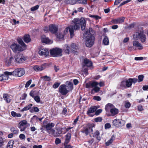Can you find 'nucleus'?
I'll return each instance as SVG.
<instances>
[{
    "label": "nucleus",
    "instance_id": "obj_1",
    "mask_svg": "<svg viewBox=\"0 0 148 148\" xmlns=\"http://www.w3.org/2000/svg\"><path fill=\"white\" fill-rule=\"evenodd\" d=\"M84 38L86 39V45L87 47H91L94 44L95 40L93 34L90 32L87 31L83 34Z\"/></svg>",
    "mask_w": 148,
    "mask_h": 148
},
{
    "label": "nucleus",
    "instance_id": "obj_2",
    "mask_svg": "<svg viewBox=\"0 0 148 148\" xmlns=\"http://www.w3.org/2000/svg\"><path fill=\"white\" fill-rule=\"evenodd\" d=\"M72 22L75 24V30L79 29L80 26L82 30H84L85 29L86 21L83 18H75L72 21Z\"/></svg>",
    "mask_w": 148,
    "mask_h": 148
},
{
    "label": "nucleus",
    "instance_id": "obj_3",
    "mask_svg": "<svg viewBox=\"0 0 148 148\" xmlns=\"http://www.w3.org/2000/svg\"><path fill=\"white\" fill-rule=\"evenodd\" d=\"M62 49L58 47H56L51 49L50 53L51 56L53 57H60L62 55Z\"/></svg>",
    "mask_w": 148,
    "mask_h": 148
},
{
    "label": "nucleus",
    "instance_id": "obj_4",
    "mask_svg": "<svg viewBox=\"0 0 148 148\" xmlns=\"http://www.w3.org/2000/svg\"><path fill=\"white\" fill-rule=\"evenodd\" d=\"M136 38H139L140 40L142 42H144L146 41V37L145 35L143 33V28L141 27L138 28L136 32Z\"/></svg>",
    "mask_w": 148,
    "mask_h": 148
},
{
    "label": "nucleus",
    "instance_id": "obj_5",
    "mask_svg": "<svg viewBox=\"0 0 148 148\" xmlns=\"http://www.w3.org/2000/svg\"><path fill=\"white\" fill-rule=\"evenodd\" d=\"M79 49V47L77 45L74 43H72L70 46L68 45H66V48L64 50V52L66 54H69L70 51H73Z\"/></svg>",
    "mask_w": 148,
    "mask_h": 148
},
{
    "label": "nucleus",
    "instance_id": "obj_6",
    "mask_svg": "<svg viewBox=\"0 0 148 148\" xmlns=\"http://www.w3.org/2000/svg\"><path fill=\"white\" fill-rule=\"evenodd\" d=\"M10 48L15 53H19L25 50L22 47H21L19 45L15 43H13L10 45Z\"/></svg>",
    "mask_w": 148,
    "mask_h": 148
},
{
    "label": "nucleus",
    "instance_id": "obj_7",
    "mask_svg": "<svg viewBox=\"0 0 148 148\" xmlns=\"http://www.w3.org/2000/svg\"><path fill=\"white\" fill-rule=\"evenodd\" d=\"M12 75L14 76L21 77L25 74V71L23 68H17L12 72Z\"/></svg>",
    "mask_w": 148,
    "mask_h": 148
},
{
    "label": "nucleus",
    "instance_id": "obj_8",
    "mask_svg": "<svg viewBox=\"0 0 148 148\" xmlns=\"http://www.w3.org/2000/svg\"><path fill=\"white\" fill-rule=\"evenodd\" d=\"M15 62L18 63H22L26 60V58L23 56V54H20L14 56Z\"/></svg>",
    "mask_w": 148,
    "mask_h": 148
},
{
    "label": "nucleus",
    "instance_id": "obj_9",
    "mask_svg": "<svg viewBox=\"0 0 148 148\" xmlns=\"http://www.w3.org/2000/svg\"><path fill=\"white\" fill-rule=\"evenodd\" d=\"M94 126L93 125L88 124L87 127L84 128V129L82 132L83 133H85L86 136H87L90 132H93L92 127Z\"/></svg>",
    "mask_w": 148,
    "mask_h": 148
},
{
    "label": "nucleus",
    "instance_id": "obj_10",
    "mask_svg": "<svg viewBox=\"0 0 148 148\" xmlns=\"http://www.w3.org/2000/svg\"><path fill=\"white\" fill-rule=\"evenodd\" d=\"M138 81V79L136 78H130L125 80L127 88L130 87L132 83L135 84Z\"/></svg>",
    "mask_w": 148,
    "mask_h": 148
},
{
    "label": "nucleus",
    "instance_id": "obj_11",
    "mask_svg": "<svg viewBox=\"0 0 148 148\" xmlns=\"http://www.w3.org/2000/svg\"><path fill=\"white\" fill-rule=\"evenodd\" d=\"M59 91L63 95L67 94L68 91L66 88V85L65 84L61 85L59 88Z\"/></svg>",
    "mask_w": 148,
    "mask_h": 148
},
{
    "label": "nucleus",
    "instance_id": "obj_12",
    "mask_svg": "<svg viewBox=\"0 0 148 148\" xmlns=\"http://www.w3.org/2000/svg\"><path fill=\"white\" fill-rule=\"evenodd\" d=\"M12 73L11 72H4L3 74H1L0 75V81H2L8 80L9 77L8 76L12 75Z\"/></svg>",
    "mask_w": 148,
    "mask_h": 148
},
{
    "label": "nucleus",
    "instance_id": "obj_13",
    "mask_svg": "<svg viewBox=\"0 0 148 148\" xmlns=\"http://www.w3.org/2000/svg\"><path fill=\"white\" fill-rule=\"evenodd\" d=\"M97 108V106H91L87 111L86 114L90 117H92L94 116V114L92 113L95 112Z\"/></svg>",
    "mask_w": 148,
    "mask_h": 148
},
{
    "label": "nucleus",
    "instance_id": "obj_14",
    "mask_svg": "<svg viewBox=\"0 0 148 148\" xmlns=\"http://www.w3.org/2000/svg\"><path fill=\"white\" fill-rule=\"evenodd\" d=\"M125 18L122 16L117 18L112 19L110 21L112 24H121L124 22Z\"/></svg>",
    "mask_w": 148,
    "mask_h": 148
},
{
    "label": "nucleus",
    "instance_id": "obj_15",
    "mask_svg": "<svg viewBox=\"0 0 148 148\" xmlns=\"http://www.w3.org/2000/svg\"><path fill=\"white\" fill-rule=\"evenodd\" d=\"M49 31L52 34H56L58 31V28L55 24H51L49 26Z\"/></svg>",
    "mask_w": 148,
    "mask_h": 148
},
{
    "label": "nucleus",
    "instance_id": "obj_16",
    "mask_svg": "<svg viewBox=\"0 0 148 148\" xmlns=\"http://www.w3.org/2000/svg\"><path fill=\"white\" fill-rule=\"evenodd\" d=\"M98 85V83L97 82L93 81L89 82L86 84V88H94V87Z\"/></svg>",
    "mask_w": 148,
    "mask_h": 148
},
{
    "label": "nucleus",
    "instance_id": "obj_17",
    "mask_svg": "<svg viewBox=\"0 0 148 148\" xmlns=\"http://www.w3.org/2000/svg\"><path fill=\"white\" fill-rule=\"evenodd\" d=\"M14 58L11 57L9 59L6 60L5 62V65L7 66L14 65L15 62Z\"/></svg>",
    "mask_w": 148,
    "mask_h": 148
},
{
    "label": "nucleus",
    "instance_id": "obj_18",
    "mask_svg": "<svg viewBox=\"0 0 148 148\" xmlns=\"http://www.w3.org/2000/svg\"><path fill=\"white\" fill-rule=\"evenodd\" d=\"M92 136L96 138L97 141V143L100 141L101 139V137L100 136V132L98 130L95 131L92 133Z\"/></svg>",
    "mask_w": 148,
    "mask_h": 148
},
{
    "label": "nucleus",
    "instance_id": "obj_19",
    "mask_svg": "<svg viewBox=\"0 0 148 148\" xmlns=\"http://www.w3.org/2000/svg\"><path fill=\"white\" fill-rule=\"evenodd\" d=\"M45 64H43L40 66L36 65L34 66L33 69L35 71L37 72L41 71L45 69Z\"/></svg>",
    "mask_w": 148,
    "mask_h": 148
},
{
    "label": "nucleus",
    "instance_id": "obj_20",
    "mask_svg": "<svg viewBox=\"0 0 148 148\" xmlns=\"http://www.w3.org/2000/svg\"><path fill=\"white\" fill-rule=\"evenodd\" d=\"M49 51L46 48H43L40 50L39 51V53L41 56H44L45 57H47L49 56Z\"/></svg>",
    "mask_w": 148,
    "mask_h": 148
},
{
    "label": "nucleus",
    "instance_id": "obj_21",
    "mask_svg": "<svg viewBox=\"0 0 148 148\" xmlns=\"http://www.w3.org/2000/svg\"><path fill=\"white\" fill-rule=\"evenodd\" d=\"M17 40L19 44H18L21 47H22L25 50L26 49H27V45L23 41L22 38L18 37L17 38Z\"/></svg>",
    "mask_w": 148,
    "mask_h": 148
},
{
    "label": "nucleus",
    "instance_id": "obj_22",
    "mask_svg": "<svg viewBox=\"0 0 148 148\" xmlns=\"http://www.w3.org/2000/svg\"><path fill=\"white\" fill-rule=\"evenodd\" d=\"M68 28L69 29L70 37L72 38L74 36V30H75V24L74 25H72L70 26V27H67L66 29V31L68 30Z\"/></svg>",
    "mask_w": 148,
    "mask_h": 148
},
{
    "label": "nucleus",
    "instance_id": "obj_23",
    "mask_svg": "<svg viewBox=\"0 0 148 148\" xmlns=\"http://www.w3.org/2000/svg\"><path fill=\"white\" fill-rule=\"evenodd\" d=\"M23 39L24 41L27 43L30 42L31 41L30 35L28 34H25L23 36Z\"/></svg>",
    "mask_w": 148,
    "mask_h": 148
},
{
    "label": "nucleus",
    "instance_id": "obj_24",
    "mask_svg": "<svg viewBox=\"0 0 148 148\" xmlns=\"http://www.w3.org/2000/svg\"><path fill=\"white\" fill-rule=\"evenodd\" d=\"M55 126V124L52 123H47L46 125H44V127L46 128V131L49 132V130Z\"/></svg>",
    "mask_w": 148,
    "mask_h": 148
},
{
    "label": "nucleus",
    "instance_id": "obj_25",
    "mask_svg": "<svg viewBox=\"0 0 148 148\" xmlns=\"http://www.w3.org/2000/svg\"><path fill=\"white\" fill-rule=\"evenodd\" d=\"M41 40L42 43L46 44L49 43L51 42V40L48 37H46L45 35L41 36Z\"/></svg>",
    "mask_w": 148,
    "mask_h": 148
},
{
    "label": "nucleus",
    "instance_id": "obj_26",
    "mask_svg": "<svg viewBox=\"0 0 148 148\" xmlns=\"http://www.w3.org/2000/svg\"><path fill=\"white\" fill-rule=\"evenodd\" d=\"M115 135L114 134L113 135L111 138L109 140H108L107 142L105 143L106 146H108L110 145L113 142V141L115 140Z\"/></svg>",
    "mask_w": 148,
    "mask_h": 148
},
{
    "label": "nucleus",
    "instance_id": "obj_27",
    "mask_svg": "<svg viewBox=\"0 0 148 148\" xmlns=\"http://www.w3.org/2000/svg\"><path fill=\"white\" fill-rule=\"evenodd\" d=\"M133 44L134 46L138 47V49L139 50H142L143 49L142 45L137 41H133Z\"/></svg>",
    "mask_w": 148,
    "mask_h": 148
},
{
    "label": "nucleus",
    "instance_id": "obj_28",
    "mask_svg": "<svg viewBox=\"0 0 148 148\" xmlns=\"http://www.w3.org/2000/svg\"><path fill=\"white\" fill-rule=\"evenodd\" d=\"M110 112L111 114V116H113L119 113V111L118 109L116 108L114 106V108L111 109Z\"/></svg>",
    "mask_w": 148,
    "mask_h": 148
},
{
    "label": "nucleus",
    "instance_id": "obj_29",
    "mask_svg": "<svg viewBox=\"0 0 148 148\" xmlns=\"http://www.w3.org/2000/svg\"><path fill=\"white\" fill-rule=\"evenodd\" d=\"M84 64L87 67H90L92 64V62L87 59H85L84 60Z\"/></svg>",
    "mask_w": 148,
    "mask_h": 148
},
{
    "label": "nucleus",
    "instance_id": "obj_30",
    "mask_svg": "<svg viewBox=\"0 0 148 148\" xmlns=\"http://www.w3.org/2000/svg\"><path fill=\"white\" fill-rule=\"evenodd\" d=\"M114 106L112 104L108 103L106 105L105 110L106 112H109L110 111L111 109L114 108Z\"/></svg>",
    "mask_w": 148,
    "mask_h": 148
},
{
    "label": "nucleus",
    "instance_id": "obj_31",
    "mask_svg": "<svg viewBox=\"0 0 148 148\" xmlns=\"http://www.w3.org/2000/svg\"><path fill=\"white\" fill-rule=\"evenodd\" d=\"M10 96L8 94H3V97L5 100L8 103H10L11 101V99L9 98Z\"/></svg>",
    "mask_w": 148,
    "mask_h": 148
},
{
    "label": "nucleus",
    "instance_id": "obj_32",
    "mask_svg": "<svg viewBox=\"0 0 148 148\" xmlns=\"http://www.w3.org/2000/svg\"><path fill=\"white\" fill-rule=\"evenodd\" d=\"M66 138L64 142L65 144H68L69 143L71 137V134L70 133H68L65 136Z\"/></svg>",
    "mask_w": 148,
    "mask_h": 148
},
{
    "label": "nucleus",
    "instance_id": "obj_33",
    "mask_svg": "<svg viewBox=\"0 0 148 148\" xmlns=\"http://www.w3.org/2000/svg\"><path fill=\"white\" fill-rule=\"evenodd\" d=\"M67 87V89L68 91V92L71 91L73 89V84L72 82H69V83L66 86V87Z\"/></svg>",
    "mask_w": 148,
    "mask_h": 148
},
{
    "label": "nucleus",
    "instance_id": "obj_34",
    "mask_svg": "<svg viewBox=\"0 0 148 148\" xmlns=\"http://www.w3.org/2000/svg\"><path fill=\"white\" fill-rule=\"evenodd\" d=\"M32 106L33 104L32 103L29 104L21 109V111L22 112H23L24 111L29 110L31 108V107Z\"/></svg>",
    "mask_w": 148,
    "mask_h": 148
},
{
    "label": "nucleus",
    "instance_id": "obj_35",
    "mask_svg": "<svg viewBox=\"0 0 148 148\" xmlns=\"http://www.w3.org/2000/svg\"><path fill=\"white\" fill-rule=\"evenodd\" d=\"M120 87L121 89H126L127 88L125 80H123L121 82Z\"/></svg>",
    "mask_w": 148,
    "mask_h": 148
},
{
    "label": "nucleus",
    "instance_id": "obj_36",
    "mask_svg": "<svg viewBox=\"0 0 148 148\" xmlns=\"http://www.w3.org/2000/svg\"><path fill=\"white\" fill-rule=\"evenodd\" d=\"M10 130L11 132H12L13 134H18L19 132L17 128H15L14 127H12L10 128Z\"/></svg>",
    "mask_w": 148,
    "mask_h": 148
},
{
    "label": "nucleus",
    "instance_id": "obj_37",
    "mask_svg": "<svg viewBox=\"0 0 148 148\" xmlns=\"http://www.w3.org/2000/svg\"><path fill=\"white\" fill-rule=\"evenodd\" d=\"M119 119H115L113 120L112 124L116 128L119 127Z\"/></svg>",
    "mask_w": 148,
    "mask_h": 148
},
{
    "label": "nucleus",
    "instance_id": "obj_38",
    "mask_svg": "<svg viewBox=\"0 0 148 148\" xmlns=\"http://www.w3.org/2000/svg\"><path fill=\"white\" fill-rule=\"evenodd\" d=\"M76 0H65L64 2L66 4L73 5L76 3Z\"/></svg>",
    "mask_w": 148,
    "mask_h": 148
},
{
    "label": "nucleus",
    "instance_id": "obj_39",
    "mask_svg": "<svg viewBox=\"0 0 148 148\" xmlns=\"http://www.w3.org/2000/svg\"><path fill=\"white\" fill-rule=\"evenodd\" d=\"M41 78L44 81H49L51 80V77L47 75L41 77Z\"/></svg>",
    "mask_w": 148,
    "mask_h": 148
},
{
    "label": "nucleus",
    "instance_id": "obj_40",
    "mask_svg": "<svg viewBox=\"0 0 148 148\" xmlns=\"http://www.w3.org/2000/svg\"><path fill=\"white\" fill-rule=\"evenodd\" d=\"M104 44L105 45H108L109 44V41L107 36H105L103 40Z\"/></svg>",
    "mask_w": 148,
    "mask_h": 148
},
{
    "label": "nucleus",
    "instance_id": "obj_41",
    "mask_svg": "<svg viewBox=\"0 0 148 148\" xmlns=\"http://www.w3.org/2000/svg\"><path fill=\"white\" fill-rule=\"evenodd\" d=\"M14 142L13 140L9 141L8 143L7 148H12Z\"/></svg>",
    "mask_w": 148,
    "mask_h": 148
},
{
    "label": "nucleus",
    "instance_id": "obj_42",
    "mask_svg": "<svg viewBox=\"0 0 148 148\" xmlns=\"http://www.w3.org/2000/svg\"><path fill=\"white\" fill-rule=\"evenodd\" d=\"M27 123V121L26 120L22 121L19 123V125L18 127L19 128H21V127L23 126L24 125H25Z\"/></svg>",
    "mask_w": 148,
    "mask_h": 148
},
{
    "label": "nucleus",
    "instance_id": "obj_43",
    "mask_svg": "<svg viewBox=\"0 0 148 148\" xmlns=\"http://www.w3.org/2000/svg\"><path fill=\"white\" fill-rule=\"evenodd\" d=\"M100 88L97 86H95L91 90V93H93V91H95V92H98L100 90Z\"/></svg>",
    "mask_w": 148,
    "mask_h": 148
},
{
    "label": "nucleus",
    "instance_id": "obj_44",
    "mask_svg": "<svg viewBox=\"0 0 148 148\" xmlns=\"http://www.w3.org/2000/svg\"><path fill=\"white\" fill-rule=\"evenodd\" d=\"M89 16L90 17H91L93 18L96 20H98L99 19H100L101 18V17L97 15H92L89 14Z\"/></svg>",
    "mask_w": 148,
    "mask_h": 148
},
{
    "label": "nucleus",
    "instance_id": "obj_45",
    "mask_svg": "<svg viewBox=\"0 0 148 148\" xmlns=\"http://www.w3.org/2000/svg\"><path fill=\"white\" fill-rule=\"evenodd\" d=\"M118 121L119 123V127L123 126L124 125L125 123V121L122 119H119Z\"/></svg>",
    "mask_w": 148,
    "mask_h": 148
},
{
    "label": "nucleus",
    "instance_id": "obj_46",
    "mask_svg": "<svg viewBox=\"0 0 148 148\" xmlns=\"http://www.w3.org/2000/svg\"><path fill=\"white\" fill-rule=\"evenodd\" d=\"M39 111V109L36 107H34L33 109H30L29 110V111L31 113H33L34 112H38Z\"/></svg>",
    "mask_w": 148,
    "mask_h": 148
},
{
    "label": "nucleus",
    "instance_id": "obj_47",
    "mask_svg": "<svg viewBox=\"0 0 148 148\" xmlns=\"http://www.w3.org/2000/svg\"><path fill=\"white\" fill-rule=\"evenodd\" d=\"M77 2L79 4H86L87 3V0H77Z\"/></svg>",
    "mask_w": 148,
    "mask_h": 148
},
{
    "label": "nucleus",
    "instance_id": "obj_48",
    "mask_svg": "<svg viewBox=\"0 0 148 148\" xmlns=\"http://www.w3.org/2000/svg\"><path fill=\"white\" fill-rule=\"evenodd\" d=\"M94 120L96 122H101L102 120V119L101 117H99L95 118Z\"/></svg>",
    "mask_w": 148,
    "mask_h": 148
},
{
    "label": "nucleus",
    "instance_id": "obj_49",
    "mask_svg": "<svg viewBox=\"0 0 148 148\" xmlns=\"http://www.w3.org/2000/svg\"><path fill=\"white\" fill-rule=\"evenodd\" d=\"M39 8V5H37L32 7L30 9V10L32 11H34L37 10Z\"/></svg>",
    "mask_w": 148,
    "mask_h": 148
},
{
    "label": "nucleus",
    "instance_id": "obj_50",
    "mask_svg": "<svg viewBox=\"0 0 148 148\" xmlns=\"http://www.w3.org/2000/svg\"><path fill=\"white\" fill-rule=\"evenodd\" d=\"M102 111V110L101 109H99L97 110H96V111L95 112V113L94 114V115H99L100 113H101Z\"/></svg>",
    "mask_w": 148,
    "mask_h": 148
},
{
    "label": "nucleus",
    "instance_id": "obj_51",
    "mask_svg": "<svg viewBox=\"0 0 148 148\" xmlns=\"http://www.w3.org/2000/svg\"><path fill=\"white\" fill-rule=\"evenodd\" d=\"M56 35L57 38L59 39H62L64 37V36L62 33L58 34H56Z\"/></svg>",
    "mask_w": 148,
    "mask_h": 148
},
{
    "label": "nucleus",
    "instance_id": "obj_52",
    "mask_svg": "<svg viewBox=\"0 0 148 148\" xmlns=\"http://www.w3.org/2000/svg\"><path fill=\"white\" fill-rule=\"evenodd\" d=\"M34 100L37 102L39 103L40 101V99L39 97L38 96H34L33 97Z\"/></svg>",
    "mask_w": 148,
    "mask_h": 148
},
{
    "label": "nucleus",
    "instance_id": "obj_53",
    "mask_svg": "<svg viewBox=\"0 0 148 148\" xmlns=\"http://www.w3.org/2000/svg\"><path fill=\"white\" fill-rule=\"evenodd\" d=\"M60 83L59 82H55L53 85V87L54 88H57L60 85Z\"/></svg>",
    "mask_w": 148,
    "mask_h": 148
},
{
    "label": "nucleus",
    "instance_id": "obj_54",
    "mask_svg": "<svg viewBox=\"0 0 148 148\" xmlns=\"http://www.w3.org/2000/svg\"><path fill=\"white\" fill-rule=\"evenodd\" d=\"M138 82H142L143 80L144 76L142 75H140L138 76Z\"/></svg>",
    "mask_w": 148,
    "mask_h": 148
},
{
    "label": "nucleus",
    "instance_id": "obj_55",
    "mask_svg": "<svg viewBox=\"0 0 148 148\" xmlns=\"http://www.w3.org/2000/svg\"><path fill=\"white\" fill-rule=\"evenodd\" d=\"M32 82V80L31 79L27 81L25 84V87L26 88L28 87L31 83Z\"/></svg>",
    "mask_w": 148,
    "mask_h": 148
},
{
    "label": "nucleus",
    "instance_id": "obj_56",
    "mask_svg": "<svg viewBox=\"0 0 148 148\" xmlns=\"http://www.w3.org/2000/svg\"><path fill=\"white\" fill-rule=\"evenodd\" d=\"M4 141L3 138L1 136H0V147L2 146L4 144Z\"/></svg>",
    "mask_w": 148,
    "mask_h": 148
},
{
    "label": "nucleus",
    "instance_id": "obj_57",
    "mask_svg": "<svg viewBox=\"0 0 148 148\" xmlns=\"http://www.w3.org/2000/svg\"><path fill=\"white\" fill-rule=\"evenodd\" d=\"M50 134L53 135L55 134V130L53 129H51L49 131V132H47Z\"/></svg>",
    "mask_w": 148,
    "mask_h": 148
},
{
    "label": "nucleus",
    "instance_id": "obj_58",
    "mask_svg": "<svg viewBox=\"0 0 148 148\" xmlns=\"http://www.w3.org/2000/svg\"><path fill=\"white\" fill-rule=\"evenodd\" d=\"M93 99L94 100L97 101H100L101 99V97L98 96H94Z\"/></svg>",
    "mask_w": 148,
    "mask_h": 148
},
{
    "label": "nucleus",
    "instance_id": "obj_59",
    "mask_svg": "<svg viewBox=\"0 0 148 148\" xmlns=\"http://www.w3.org/2000/svg\"><path fill=\"white\" fill-rule=\"evenodd\" d=\"M35 118H36L37 120L38 119L40 121H41L42 119H43V117L42 118H38V116L36 115H34L31 118V121L33 119Z\"/></svg>",
    "mask_w": 148,
    "mask_h": 148
},
{
    "label": "nucleus",
    "instance_id": "obj_60",
    "mask_svg": "<svg viewBox=\"0 0 148 148\" xmlns=\"http://www.w3.org/2000/svg\"><path fill=\"white\" fill-rule=\"evenodd\" d=\"M131 106V103L129 102H127L125 103V107L126 108H129Z\"/></svg>",
    "mask_w": 148,
    "mask_h": 148
},
{
    "label": "nucleus",
    "instance_id": "obj_61",
    "mask_svg": "<svg viewBox=\"0 0 148 148\" xmlns=\"http://www.w3.org/2000/svg\"><path fill=\"white\" fill-rule=\"evenodd\" d=\"M55 144L56 145H58L61 143V140L58 138H56L55 140Z\"/></svg>",
    "mask_w": 148,
    "mask_h": 148
},
{
    "label": "nucleus",
    "instance_id": "obj_62",
    "mask_svg": "<svg viewBox=\"0 0 148 148\" xmlns=\"http://www.w3.org/2000/svg\"><path fill=\"white\" fill-rule=\"evenodd\" d=\"M111 126V125L109 123H106L105 125V129L110 128Z\"/></svg>",
    "mask_w": 148,
    "mask_h": 148
},
{
    "label": "nucleus",
    "instance_id": "obj_63",
    "mask_svg": "<svg viewBox=\"0 0 148 148\" xmlns=\"http://www.w3.org/2000/svg\"><path fill=\"white\" fill-rule=\"evenodd\" d=\"M138 110L140 111H141L144 110L143 106L141 105H139L137 106Z\"/></svg>",
    "mask_w": 148,
    "mask_h": 148
},
{
    "label": "nucleus",
    "instance_id": "obj_64",
    "mask_svg": "<svg viewBox=\"0 0 148 148\" xmlns=\"http://www.w3.org/2000/svg\"><path fill=\"white\" fill-rule=\"evenodd\" d=\"M68 144H65V143H64V148H72L73 146H72L71 145H68Z\"/></svg>",
    "mask_w": 148,
    "mask_h": 148
}]
</instances>
